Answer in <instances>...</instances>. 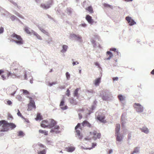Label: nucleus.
Masks as SVG:
<instances>
[{
    "label": "nucleus",
    "instance_id": "21",
    "mask_svg": "<svg viewBox=\"0 0 154 154\" xmlns=\"http://www.w3.org/2000/svg\"><path fill=\"white\" fill-rule=\"evenodd\" d=\"M24 30L28 34L31 35L32 34V31H33L32 30H31V31L30 30V29L28 27H26L24 28Z\"/></svg>",
    "mask_w": 154,
    "mask_h": 154
},
{
    "label": "nucleus",
    "instance_id": "3",
    "mask_svg": "<svg viewBox=\"0 0 154 154\" xmlns=\"http://www.w3.org/2000/svg\"><path fill=\"white\" fill-rule=\"evenodd\" d=\"M76 134V136L79 139H82L83 137V135L81 134L80 132L82 130V129L81 127V124L79 123L75 127Z\"/></svg>",
    "mask_w": 154,
    "mask_h": 154
},
{
    "label": "nucleus",
    "instance_id": "50",
    "mask_svg": "<svg viewBox=\"0 0 154 154\" xmlns=\"http://www.w3.org/2000/svg\"><path fill=\"white\" fill-rule=\"evenodd\" d=\"M76 36H77V35H76L74 34H72L71 35H70L71 37L72 38L74 37L75 38Z\"/></svg>",
    "mask_w": 154,
    "mask_h": 154
},
{
    "label": "nucleus",
    "instance_id": "2",
    "mask_svg": "<svg viewBox=\"0 0 154 154\" xmlns=\"http://www.w3.org/2000/svg\"><path fill=\"white\" fill-rule=\"evenodd\" d=\"M10 38L12 40L14 39V41L18 45H21L24 43V41L21 36L15 33H13L10 35Z\"/></svg>",
    "mask_w": 154,
    "mask_h": 154
},
{
    "label": "nucleus",
    "instance_id": "11",
    "mask_svg": "<svg viewBox=\"0 0 154 154\" xmlns=\"http://www.w3.org/2000/svg\"><path fill=\"white\" fill-rule=\"evenodd\" d=\"M0 75L3 80H5L8 77V72H5L2 69L0 70Z\"/></svg>",
    "mask_w": 154,
    "mask_h": 154
},
{
    "label": "nucleus",
    "instance_id": "37",
    "mask_svg": "<svg viewBox=\"0 0 154 154\" xmlns=\"http://www.w3.org/2000/svg\"><path fill=\"white\" fill-rule=\"evenodd\" d=\"M17 115L18 116L20 117L23 119H24V118L23 116L21 114L20 112V111L19 109L18 110V112L17 113Z\"/></svg>",
    "mask_w": 154,
    "mask_h": 154
},
{
    "label": "nucleus",
    "instance_id": "34",
    "mask_svg": "<svg viewBox=\"0 0 154 154\" xmlns=\"http://www.w3.org/2000/svg\"><path fill=\"white\" fill-rule=\"evenodd\" d=\"M103 5L105 7L110 8L111 9H112V6L111 5L108 4L104 3L103 4Z\"/></svg>",
    "mask_w": 154,
    "mask_h": 154
},
{
    "label": "nucleus",
    "instance_id": "10",
    "mask_svg": "<svg viewBox=\"0 0 154 154\" xmlns=\"http://www.w3.org/2000/svg\"><path fill=\"white\" fill-rule=\"evenodd\" d=\"M57 122L54 120L52 119H49L48 128H52L57 124Z\"/></svg>",
    "mask_w": 154,
    "mask_h": 154
},
{
    "label": "nucleus",
    "instance_id": "41",
    "mask_svg": "<svg viewBox=\"0 0 154 154\" xmlns=\"http://www.w3.org/2000/svg\"><path fill=\"white\" fill-rule=\"evenodd\" d=\"M66 75L67 79H69L70 78V75L69 73L68 72H66Z\"/></svg>",
    "mask_w": 154,
    "mask_h": 154
},
{
    "label": "nucleus",
    "instance_id": "60",
    "mask_svg": "<svg viewBox=\"0 0 154 154\" xmlns=\"http://www.w3.org/2000/svg\"><path fill=\"white\" fill-rule=\"evenodd\" d=\"M151 73L152 75H154V69L151 72Z\"/></svg>",
    "mask_w": 154,
    "mask_h": 154
},
{
    "label": "nucleus",
    "instance_id": "47",
    "mask_svg": "<svg viewBox=\"0 0 154 154\" xmlns=\"http://www.w3.org/2000/svg\"><path fill=\"white\" fill-rule=\"evenodd\" d=\"M40 30L42 31V32L44 33H45V34H47L48 33V32H46L45 30L43 29H40Z\"/></svg>",
    "mask_w": 154,
    "mask_h": 154
},
{
    "label": "nucleus",
    "instance_id": "12",
    "mask_svg": "<svg viewBox=\"0 0 154 154\" xmlns=\"http://www.w3.org/2000/svg\"><path fill=\"white\" fill-rule=\"evenodd\" d=\"M125 19L128 21L130 26L133 25L136 23L131 19V17H126Z\"/></svg>",
    "mask_w": 154,
    "mask_h": 154
},
{
    "label": "nucleus",
    "instance_id": "18",
    "mask_svg": "<svg viewBox=\"0 0 154 154\" xmlns=\"http://www.w3.org/2000/svg\"><path fill=\"white\" fill-rule=\"evenodd\" d=\"M120 128V125L119 124H117L116 125L115 134H118L119 133V131Z\"/></svg>",
    "mask_w": 154,
    "mask_h": 154
},
{
    "label": "nucleus",
    "instance_id": "14",
    "mask_svg": "<svg viewBox=\"0 0 154 154\" xmlns=\"http://www.w3.org/2000/svg\"><path fill=\"white\" fill-rule=\"evenodd\" d=\"M49 122V120H43L41 124V126L44 128H48Z\"/></svg>",
    "mask_w": 154,
    "mask_h": 154
},
{
    "label": "nucleus",
    "instance_id": "36",
    "mask_svg": "<svg viewBox=\"0 0 154 154\" xmlns=\"http://www.w3.org/2000/svg\"><path fill=\"white\" fill-rule=\"evenodd\" d=\"M75 39L76 40L79 41H82V38L79 35H77Z\"/></svg>",
    "mask_w": 154,
    "mask_h": 154
},
{
    "label": "nucleus",
    "instance_id": "39",
    "mask_svg": "<svg viewBox=\"0 0 154 154\" xmlns=\"http://www.w3.org/2000/svg\"><path fill=\"white\" fill-rule=\"evenodd\" d=\"M23 93L26 95H28L29 94V92L26 90L23 89L22 90Z\"/></svg>",
    "mask_w": 154,
    "mask_h": 154
},
{
    "label": "nucleus",
    "instance_id": "15",
    "mask_svg": "<svg viewBox=\"0 0 154 154\" xmlns=\"http://www.w3.org/2000/svg\"><path fill=\"white\" fill-rule=\"evenodd\" d=\"M65 101L64 99L62 100L60 103V106L62 109L65 110L67 109L68 107L66 105H64Z\"/></svg>",
    "mask_w": 154,
    "mask_h": 154
},
{
    "label": "nucleus",
    "instance_id": "9",
    "mask_svg": "<svg viewBox=\"0 0 154 154\" xmlns=\"http://www.w3.org/2000/svg\"><path fill=\"white\" fill-rule=\"evenodd\" d=\"M29 98L30 99V103L28 105L27 110L28 111H30L33 109H35L36 107L35 105V103L34 101L32 100V98L31 97H29Z\"/></svg>",
    "mask_w": 154,
    "mask_h": 154
},
{
    "label": "nucleus",
    "instance_id": "45",
    "mask_svg": "<svg viewBox=\"0 0 154 154\" xmlns=\"http://www.w3.org/2000/svg\"><path fill=\"white\" fill-rule=\"evenodd\" d=\"M66 95L68 96H69L70 95V91L69 90V89H67L66 90Z\"/></svg>",
    "mask_w": 154,
    "mask_h": 154
},
{
    "label": "nucleus",
    "instance_id": "44",
    "mask_svg": "<svg viewBox=\"0 0 154 154\" xmlns=\"http://www.w3.org/2000/svg\"><path fill=\"white\" fill-rule=\"evenodd\" d=\"M38 146H39V147H40L41 148H45V146L41 143H38Z\"/></svg>",
    "mask_w": 154,
    "mask_h": 154
},
{
    "label": "nucleus",
    "instance_id": "53",
    "mask_svg": "<svg viewBox=\"0 0 154 154\" xmlns=\"http://www.w3.org/2000/svg\"><path fill=\"white\" fill-rule=\"evenodd\" d=\"M79 64V63L77 62V61H76V62H73L72 63V65L73 66H74L75 65V64Z\"/></svg>",
    "mask_w": 154,
    "mask_h": 154
},
{
    "label": "nucleus",
    "instance_id": "46",
    "mask_svg": "<svg viewBox=\"0 0 154 154\" xmlns=\"http://www.w3.org/2000/svg\"><path fill=\"white\" fill-rule=\"evenodd\" d=\"M16 18V17L14 15L11 16L10 17L11 19L12 20H14Z\"/></svg>",
    "mask_w": 154,
    "mask_h": 154
},
{
    "label": "nucleus",
    "instance_id": "17",
    "mask_svg": "<svg viewBox=\"0 0 154 154\" xmlns=\"http://www.w3.org/2000/svg\"><path fill=\"white\" fill-rule=\"evenodd\" d=\"M82 125L83 127L87 126L89 128L92 127L91 125L87 121L85 120L82 123Z\"/></svg>",
    "mask_w": 154,
    "mask_h": 154
},
{
    "label": "nucleus",
    "instance_id": "28",
    "mask_svg": "<svg viewBox=\"0 0 154 154\" xmlns=\"http://www.w3.org/2000/svg\"><path fill=\"white\" fill-rule=\"evenodd\" d=\"M39 132L42 134H44L45 135H48V131L46 130H43L42 129H40L39 130Z\"/></svg>",
    "mask_w": 154,
    "mask_h": 154
},
{
    "label": "nucleus",
    "instance_id": "13",
    "mask_svg": "<svg viewBox=\"0 0 154 154\" xmlns=\"http://www.w3.org/2000/svg\"><path fill=\"white\" fill-rule=\"evenodd\" d=\"M51 130L50 132L51 133L55 132L56 133H60V131H59L60 127L59 125H55Z\"/></svg>",
    "mask_w": 154,
    "mask_h": 154
},
{
    "label": "nucleus",
    "instance_id": "40",
    "mask_svg": "<svg viewBox=\"0 0 154 154\" xmlns=\"http://www.w3.org/2000/svg\"><path fill=\"white\" fill-rule=\"evenodd\" d=\"M16 98L19 101H21L22 100V98L20 95H17L16 97Z\"/></svg>",
    "mask_w": 154,
    "mask_h": 154
},
{
    "label": "nucleus",
    "instance_id": "33",
    "mask_svg": "<svg viewBox=\"0 0 154 154\" xmlns=\"http://www.w3.org/2000/svg\"><path fill=\"white\" fill-rule=\"evenodd\" d=\"M118 97L120 101H122L124 100L125 97L122 95H119Z\"/></svg>",
    "mask_w": 154,
    "mask_h": 154
},
{
    "label": "nucleus",
    "instance_id": "19",
    "mask_svg": "<svg viewBox=\"0 0 154 154\" xmlns=\"http://www.w3.org/2000/svg\"><path fill=\"white\" fill-rule=\"evenodd\" d=\"M105 117L104 116H100L98 115L97 117V119L102 122H104L105 120L104 119Z\"/></svg>",
    "mask_w": 154,
    "mask_h": 154
},
{
    "label": "nucleus",
    "instance_id": "35",
    "mask_svg": "<svg viewBox=\"0 0 154 154\" xmlns=\"http://www.w3.org/2000/svg\"><path fill=\"white\" fill-rule=\"evenodd\" d=\"M24 134L23 132L21 131H20L18 132V136H19L23 137L24 136Z\"/></svg>",
    "mask_w": 154,
    "mask_h": 154
},
{
    "label": "nucleus",
    "instance_id": "5",
    "mask_svg": "<svg viewBox=\"0 0 154 154\" xmlns=\"http://www.w3.org/2000/svg\"><path fill=\"white\" fill-rule=\"evenodd\" d=\"M53 2L52 0H49L46 3H42L40 5L41 8L44 9H47L51 7L52 5Z\"/></svg>",
    "mask_w": 154,
    "mask_h": 154
},
{
    "label": "nucleus",
    "instance_id": "32",
    "mask_svg": "<svg viewBox=\"0 0 154 154\" xmlns=\"http://www.w3.org/2000/svg\"><path fill=\"white\" fill-rule=\"evenodd\" d=\"M36 120H41L42 119V116L39 113H38L37 114V117L35 118Z\"/></svg>",
    "mask_w": 154,
    "mask_h": 154
},
{
    "label": "nucleus",
    "instance_id": "42",
    "mask_svg": "<svg viewBox=\"0 0 154 154\" xmlns=\"http://www.w3.org/2000/svg\"><path fill=\"white\" fill-rule=\"evenodd\" d=\"M102 98L103 100H106L108 99L109 97L106 96H103L102 97Z\"/></svg>",
    "mask_w": 154,
    "mask_h": 154
},
{
    "label": "nucleus",
    "instance_id": "25",
    "mask_svg": "<svg viewBox=\"0 0 154 154\" xmlns=\"http://www.w3.org/2000/svg\"><path fill=\"white\" fill-rule=\"evenodd\" d=\"M115 136L116 137V140L119 141H121L122 140V137L120 135L119 133L118 134H115Z\"/></svg>",
    "mask_w": 154,
    "mask_h": 154
},
{
    "label": "nucleus",
    "instance_id": "29",
    "mask_svg": "<svg viewBox=\"0 0 154 154\" xmlns=\"http://www.w3.org/2000/svg\"><path fill=\"white\" fill-rule=\"evenodd\" d=\"M106 53L109 56V57L107 58V60H109L112 57L113 54L111 52L109 51H107Z\"/></svg>",
    "mask_w": 154,
    "mask_h": 154
},
{
    "label": "nucleus",
    "instance_id": "48",
    "mask_svg": "<svg viewBox=\"0 0 154 154\" xmlns=\"http://www.w3.org/2000/svg\"><path fill=\"white\" fill-rule=\"evenodd\" d=\"M4 32V28L1 27L0 28V34Z\"/></svg>",
    "mask_w": 154,
    "mask_h": 154
},
{
    "label": "nucleus",
    "instance_id": "30",
    "mask_svg": "<svg viewBox=\"0 0 154 154\" xmlns=\"http://www.w3.org/2000/svg\"><path fill=\"white\" fill-rule=\"evenodd\" d=\"M69 102L70 103L74 105H76L77 104V102L73 98H71L69 100Z\"/></svg>",
    "mask_w": 154,
    "mask_h": 154
},
{
    "label": "nucleus",
    "instance_id": "20",
    "mask_svg": "<svg viewBox=\"0 0 154 154\" xmlns=\"http://www.w3.org/2000/svg\"><path fill=\"white\" fill-rule=\"evenodd\" d=\"M66 151L69 152H72L75 149V148L73 146H70L66 148Z\"/></svg>",
    "mask_w": 154,
    "mask_h": 154
},
{
    "label": "nucleus",
    "instance_id": "27",
    "mask_svg": "<svg viewBox=\"0 0 154 154\" xmlns=\"http://www.w3.org/2000/svg\"><path fill=\"white\" fill-rule=\"evenodd\" d=\"M80 89V88H76L74 91L73 94L75 97H78V91Z\"/></svg>",
    "mask_w": 154,
    "mask_h": 154
},
{
    "label": "nucleus",
    "instance_id": "6",
    "mask_svg": "<svg viewBox=\"0 0 154 154\" xmlns=\"http://www.w3.org/2000/svg\"><path fill=\"white\" fill-rule=\"evenodd\" d=\"M21 71L20 70H17L16 73L13 72V73H11L9 72L8 71V76H11L12 78H14L16 77L20 78L21 77L22 75L20 74V72Z\"/></svg>",
    "mask_w": 154,
    "mask_h": 154
},
{
    "label": "nucleus",
    "instance_id": "1",
    "mask_svg": "<svg viewBox=\"0 0 154 154\" xmlns=\"http://www.w3.org/2000/svg\"><path fill=\"white\" fill-rule=\"evenodd\" d=\"M1 126L0 131L7 132L9 130V128L12 129L16 127V125L13 123H8L7 121L3 120L0 121V127Z\"/></svg>",
    "mask_w": 154,
    "mask_h": 154
},
{
    "label": "nucleus",
    "instance_id": "43",
    "mask_svg": "<svg viewBox=\"0 0 154 154\" xmlns=\"http://www.w3.org/2000/svg\"><path fill=\"white\" fill-rule=\"evenodd\" d=\"M57 83V82H53L52 83H49V85L50 86H52L53 85H55Z\"/></svg>",
    "mask_w": 154,
    "mask_h": 154
},
{
    "label": "nucleus",
    "instance_id": "63",
    "mask_svg": "<svg viewBox=\"0 0 154 154\" xmlns=\"http://www.w3.org/2000/svg\"><path fill=\"white\" fill-rule=\"evenodd\" d=\"M24 76H25V79H26V74L25 73H25H24Z\"/></svg>",
    "mask_w": 154,
    "mask_h": 154
},
{
    "label": "nucleus",
    "instance_id": "31",
    "mask_svg": "<svg viewBox=\"0 0 154 154\" xmlns=\"http://www.w3.org/2000/svg\"><path fill=\"white\" fill-rule=\"evenodd\" d=\"M67 46L64 45L63 46V49L61 51V52H64L66 51L67 49Z\"/></svg>",
    "mask_w": 154,
    "mask_h": 154
},
{
    "label": "nucleus",
    "instance_id": "52",
    "mask_svg": "<svg viewBox=\"0 0 154 154\" xmlns=\"http://www.w3.org/2000/svg\"><path fill=\"white\" fill-rule=\"evenodd\" d=\"M121 122H122V127H124V125L125 124V122L124 121L122 122V120H121Z\"/></svg>",
    "mask_w": 154,
    "mask_h": 154
},
{
    "label": "nucleus",
    "instance_id": "4",
    "mask_svg": "<svg viewBox=\"0 0 154 154\" xmlns=\"http://www.w3.org/2000/svg\"><path fill=\"white\" fill-rule=\"evenodd\" d=\"M17 90V86L13 85L9 88L7 92L10 95L14 96Z\"/></svg>",
    "mask_w": 154,
    "mask_h": 154
},
{
    "label": "nucleus",
    "instance_id": "55",
    "mask_svg": "<svg viewBox=\"0 0 154 154\" xmlns=\"http://www.w3.org/2000/svg\"><path fill=\"white\" fill-rule=\"evenodd\" d=\"M110 50L115 51H116V49L115 48H111L110 49Z\"/></svg>",
    "mask_w": 154,
    "mask_h": 154
},
{
    "label": "nucleus",
    "instance_id": "8",
    "mask_svg": "<svg viewBox=\"0 0 154 154\" xmlns=\"http://www.w3.org/2000/svg\"><path fill=\"white\" fill-rule=\"evenodd\" d=\"M133 106L137 112H141L143 111V107L139 103H134Z\"/></svg>",
    "mask_w": 154,
    "mask_h": 154
},
{
    "label": "nucleus",
    "instance_id": "22",
    "mask_svg": "<svg viewBox=\"0 0 154 154\" xmlns=\"http://www.w3.org/2000/svg\"><path fill=\"white\" fill-rule=\"evenodd\" d=\"M86 10L88 11L90 13L92 14L94 13V11L92 7L91 6H88L85 8Z\"/></svg>",
    "mask_w": 154,
    "mask_h": 154
},
{
    "label": "nucleus",
    "instance_id": "51",
    "mask_svg": "<svg viewBox=\"0 0 154 154\" xmlns=\"http://www.w3.org/2000/svg\"><path fill=\"white\" fill-rule=\"evenodd\" d=\"M118 77H115L113 78L112 79L113 81H117L118 80Z\"/></svg>",
    "mask_w": 154,
    "mask_h": 154
},
{
    "label": "nucleus",
    "instance_id": "49",
    "mask_svg": "<svg viewBox=\"0 0 154 154\" xmlns=\"http://www.w3.org/2000/svg\"><path fill=\"white\" fill-rule=\"evenodd\" d=\"M7 104L8 105H11L12 104V103L11 100H8L7 101Z\"/></svg>",
    "mask_w": 154,
    "mask_h": 154
},
{
    "label": "nucleus",
    "instance_id": "64",
    "mask_svg": "<svg viewBox=\"0 0 154 154\" xmlns=\"http://www.w3.org/2000/svg\"><path fill=\"white\" fill-rule=\"evenodd\" d=\"M112 152V150H110L109 151V154H110V153H111Z\"/></svg>",
    "mask_w": 154,
    "mask_h": 154
},
{
    "label": "nucleus",
    "instance_id": "58",
    "mask_svg": "<svg viewBox=\"0 0 154 154\" xmlns=\"http://www.w3.org/2000/svg\"><path fill=\"white\" fill-rule=\"evenodd\" d=\"M131 137V134H128V139H130Z\"/></svg>",
    "mask_w": 154,
    "mask_h": 154
},
{
    "label": "nucleus",
    "instance_id": "57",
    "mask_svg": "<svg viewBox=\"0 0 154 154\" xmlns=\"http://www.w3.org/2000/svg\"><path fill=\"white\" fill-rule=\"evenodd\" d=\"M94 64L95 65L99 66V64L97 62H95L94 63Z\"/></svg>",
    "mask_w": 154,
    "mask_h": 154
},
{
    "label": "nucleus",
    "instance_id": "38",
    "mask_svg": "<svg viewBox=\"0 0 154 154\" xmlns=\"http://www.w3.org/2000/svg\"><path fill=\"white\" fill-rule=\"evenodd\" d=\"M46 153L45 149H43L42 151H40L38 152V154H45Z\"/></svg>",
    "mask_w": 154,
    "mask_h": 154
},
{
    "label": "nucleus",
    "instance_id": "24",
    "mask_svg": "<svg viewBox=\"0 0 154 154\" xmlns=\"http://www.w3.org/2000/svg\"><path fill=\"white\" fill-rule=\"evenodd\" d=\"M140 130L142 132L146 134H148L149 133V130L146 127H143L142 128H140Z\"/></svg>",
    "mask_w": 154,
    "mask_h": 154
},
{
    "label": "nucleus",
    "instance_id": "23",
    "mask_svg": "<svg viewBox=\"0 0 154 154\" xmlns=\"http://www.w3.org/2000/svg\"><path fill=\"white\" fill-rule=\"evenodd\" d=\"M32 34L36 36L37 38L40 40L42 39L41 36L34 31H32Z\"/></svg>",
    "mask_w": 154,
    "mask_h": 154
},
{
    "label": "nucleus",
    "instance_id": "61",
    "mask_svg": "<svg viewBox=\"0 0 154 154\" xmlns=\"http://www.w3.org/2000/svg\"><path fill=\"white\" fill-rule=\"evenodd\" d=\"M59 88L61 89H64L65 88V86H61Z\"/></svg>",
    "mask_w": 154,
    "mask_h": 154
},
{
    "label": "nucleus",
    "instance_id": "59",
    "mask_svg": "<svg viewBox=\"0 0 154 154\" xmlns=\"http://www.w3.org/2000/svg\"><path fill=\"white\" fill-rule=\"evenodd\" d=\"M96 143H92V147H94L95 146H96Z\"/></svg>",
    "mask_w": 154,
    "mask_h": 154
},
{
    "label": "nucleus",
    "instance_id": "26",
    "mask_svg": "<svg viewBox=\"0 0 154 154\" xmlns=\"http://www.w3.org/2000/svg\"><path fill=\"white\" fill-rule=\"evenodd\" d=\"M101 78H98L96 79L94 81V84L96 86L99 85L100 82Z\"/></svg>",
    "mask_w": 154,
    "mask_h": 154
},
{
    "label": "nucleus",
    "instance_id": "7",
    "mask_svg": "<svg viewBox=\"0 0 154 154\" xmlns=\"http://www.w3.org/2000/svg\"><path fill=\"white\" fill-rule=\"evenodd\" d=\"M90 134L92 136V138L94 140L97 139H99L101 137V134L99 132L94 131L92 132H90Z\"/></svg>",
    "mask_w": 154,
    "mask_h": 154
},
{
    "label": "nucleus",
    "instance_id": "62",
    "mask_svg": "<svg viewBox=\"0 0 154 154\" xmlns=\"http://www.w3.org/2000/svg\"><path fill=\"white\" fill-rule=\"evenodd\" d=\"M26 121V122H29V121L28 120L26 119H25V118L24 119Z\"/></svg>",
    "mask_w": 154,
    "mask_h": 154
},
{
    "label": "nucleus",
    "instance_id": "16",
    "mask_svg": "<svg viewBox=\"0 0 154 154\" xmlns=\"http://www.w3.org/2000/svg\"><path fill=\"white\" fill-rule=\"evenodd\" d=\"M85 19L90 24H92L94 22L93 20L92 19V17L89 15H87L86 16Z\"/></svg>",
    "mask_w": 154,
    "mask_h": 154
},
{
    "label": "nucleus",
    "instance_id": "54",
    "mask_svg": "<svg viewBox=\"0 0 154 154\" xmlns=\"http://www.w3.org/2000/svg\"><path fill=\"white\" fill-rule=\"evenodd\" d=\"M138 152V151L135 149L131 154H134V153H137Z\"/></svg>",
    "mask_w": 154,
    "mask_h": 154
},
{
    "label": "nucleus",
    "instance_id": "56",
    "mask_svg": "<svg viewBox=\"0 0 154 154\" xmlns=\"http://www.w3.org/2000/svg\"><path fill=\"white\" fill-rule=\"evenodd\" d=\"M81 25L84 27H85L86 26V24H85V23H83V24H82Z\"/></svg>",
    "mask_w": 154,
    "mask_h": 154
}]
</instances>
